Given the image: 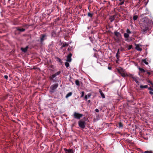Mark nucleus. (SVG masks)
<instances>
[{
	"label": "nucleus",
	"instance_id": "4",
	"mask_svg": "<svg viewBox=\"0 0 153 153\" xmlns=\"http://www.w3.org/2000/svg\"><path fill=\"white\" fill-rule=\"evenodd\" d=\"M58 86V84L57 83L55 84L52 85L50 87V92L51 94L53 93L55 91V89L57 88Z\"/></svg>",
	"mask_w": 153,
	"mask_h": 153
},
{
	"label": "nucleus",
	"instance_id": "5",
	"mask_svg": "<svg viewBox=\"0 0 153 153\" xmlns=\"http://www.w3.org/2000/svg\"><path fill=\"white\" fill-rule=\"evenodd\" d=\"M83 116L82 114L77 113L76 112H75L74 113V118L79 119L81 118Z\"/></svg>",
	"mask_w": 153,
	"mask_h": 153
},
{
	"label": "nucleus",
	"instance_id": "28",
	"mask_svg": "<svg viewBox=\"0 0 153 153\" xmlns=\"http://www.w3.org/2000/svg\"><path fill=\"white\" fill-rule=\"evenodd\" d=\"M65 65L67 68L69 66V64L68 63L66 62L65 63Z\"/></svg>",
	"mask_w": 153,
	"mask_h": 153
},
{
	"label": "nucleus",
	"instance_id": "29",
	"mask_svg": "<svg viewBox=\"0 0 153 153\" xmlns=\"http://www.w3.org/2000/svg\"><path fill=\"white\" fill-rule=\"evenodd\" d=\"M126 32L127 33H128V34H130L131 33V31L130 30L128 29H127L126 30Z\"/></svg>",
	"mask_w": 153,
	"mask_h": 153
},
{
	"label": "nucleus",
	"instance_id": "21",
	"mask_svg": "<svg viewBox=\"0 0 153 153\" xmlns=\"http://www.w3.org/2000/svg\"><path fill=\"white\" fill-rule=\"evenodd\" d=\"M124 36L125 38H128L129 37V34H128V33H125L124 34Z\"/></svg>",
	"mask_w": 153,
	"mask_h": 153
},
{
	"label": "nucleus",
	"instance_id": "25",
	"mask_svg": "<svg viewBox=\"0 0 153 153\" xmlns=\"http://www.w3.org/2000/svg\"><path fill=\"white\" fill-rule=\"evenodd\" d=\"M119 127L120 128H122L123 127V125L121 122L118 123Z\"/></svg>",
	"mask_w": 153,
	"mask_h": 153
},
{
	"label": "nucleus",
	"instance_id": "15",
	"mask_svg": "<svg viewBox=\"0 0 153 153\" xmlns=\"http://www.w3.org/2000/svg\"><path fill=\"white\" fill-rule=\"evenodd\" d=\"M16 30L18 31H19L20 32H24L25 30V29L24 28H19L18 27H16Z\"/></svg>",
	"mask_w": 153,
	"mask_h": 153
},
{
	"label": "nucleus",
	"instance_id": "30",
	"mask_svg": "<svg viewBox=\"0 0 153 153\" xmlns=\"http://www.w3.org/2000/svg\"><path fill=\"white\" fill-rule=\"evenodd\" d=\"M144 153H153L151 151H146L143 152Z\"/></svg>",
	"mask_w": 153,
	"mask_h": 153
},
{
	"label": "nucleus",
	"instance_id": "6",
	"mask_svg": "<svg viewBox=\"0 0 153 153\" xmlns=\"http://www.w3.org/2000/svg\"><path fill=\"white\" fill-rule=\"evenodd\" d=\"M118 71L123 77H126V74L124 72L123 70L122 69L119 70H118Z\"/></svg>",
	"mask_w": 153,
	"mask_h": 153
},
{
	"label": "nucleus",
	"instance_id": "39",
	"mask_svg": "<svg viewBox=\"0 0 153 153\" xmlns=\"http://www.w3.org/2000/svg\"><path fill=\"white\" fill-rule=\"evenodd\" d=\"M4 77L5 79H8V76H7V75H5L4 76Z\"/></svg>",
	"mask_w": 153,
	"mask_h": 153
},
{
	"label": "nucleus",
	"instance_id": "14",
	"mask_svg": "<svg viewBox=\"0 0 153 153\" xmlns=\"http://www.w3.org/2000/svg\"><path fill=\"white\" fill-rule=\"evenodd\" d=\"M28 48V46H27L25 48H21V50L23 52L25 53V52H27Z\"/></svg>",
	"mask_w": 153,
	"mask_h": 153
},
{
	"label": "nucleus",
	"instance_id": "10",
	"mask_svg": "<svg viewBox=\"0 0 153 153\" xmlns=\"http://www.w3.org/2000/svg\"><path fill=\"white\" fill-rule=\"evenodd\" d=\"M64 150L66 153H74L73 150L71 149H65Z\"/></svg>",
	"mask_w": 153,
	"mask_h": 153
},
{
	"label": "nucleus",
	"instance_id": "31",
	"mask_svg": "<svg viewBox=\"0 0 153 153\" xmlns=\"http://www.w3.org/2000/svg\"><path fill=\"white\" fill-rule=\"evenodd\" d=\"M122 1L119 3L120 5H122L124 4V1H125L124 0H123Z\"/></svg>",
	"mask_w": 153,
	"mask_h": 153
},
{
	"label": "nucleus",
	"instance_id": "7",
	"mask_svg": "<svg viewBox=\"0 0 153 153\" xmlns=\"http://www.w3.org/2000/svg\"><path fill=\"white\" fill-rule=\"evenodd\" d=\"M72 56V54L71 53L68 54L67 57V59L66 60L67 62H70L71 61L72 59L71 57Z\"/></svg>",
	"mask_w": 153,
	"mask_h": 153
},
{
	"label": "nucleus",
	"instance_id": "33",
	"mask_svg": "<svg viewBox=\"0 0 153 153\" xmlns=\"http://www.w3.org/2000/svg\"><path fill=\"white\" fill-rule=\"evenodd\" d=\"M81 97H83L85 93L84 91H82L81 93Z\"/></svg>",
	"mask_w": 153,
	"mask_h": 153
},
{
	"label": "nucleus",
	"instance_id": "16",
	"mask_svg": "<svg viewBox=\"0 0 153 153\" xmlns=\"http://www.w3.org/2000/svg\"><path fill=\"white\" fill-rule=\"evenodd\" d=\"M129 76L130 77L132 78L134 80H135L136 78H137V77L136 76H134L132 74H129Z\"/></svg>",
	"mask_w": 153,
	"mask_h": 153
},
{
	"label": "nucleus",
	"instance_id": "17",
	"mask_svg": "<svg viewBox=\"0 0 153 153\" xmlns=\"http://www.w3.org/2000/svg\"><path fill=\"white\" fill-rule=\"evenodd\" d=\"M99 92L100 94L101 95L103 98H105V96L104 94L102 92V91L101 90H99Z\"/></svg>",
	"mask_w": 153,
	"mask_h": 153
},
{
	"label": "nucleus",
	"instance_id": "18",
	"mask_svg": "<svg viewBox=\"0 0 153 153\" xmlns=\"http://www.w3.org/2000/svg\"><path fill=\"white\" fill-rule=\"evenodd\" d=\"M136 49L137 51H141L142 50L141 48H140L139 46L137 45L136 47Z\"/></svg>",
	"mask_w": 153,
	"mask_h": 153
},
{
	"label": "nucleus",
	"instance_id": "43",
	"mask_svg": "<svg viewBox=\"0 0 153 153\" xmlns=\"http://www.w3.org/2000/svg\"><path fill=\"white\" fill-rule=\"evenodd\" d=\"M147 73L149 75H150L151 74V73L149 72H147Z\"/></svg>",
	"mask_w": 153,
	"mask_h": 153
},
{
	"label": "nucleus",
	"instance_id": "3",
	"mask_svg": "<svg viewBox=\"0 0 153 153\" xmlns=\"http://www.w3.org/2000/svg\"><path fill=\"white\" fill-rule=\"evenodd\" d=\"M78 124L79 126L82 129H84L86 123L84 120L82 119L79 121Z\"/></svg>",
	"mask_w": 153,
	"mask_h": 153
},
{
	"label": "nucleus",
	"instance_id": "11",
	"mask_svg": "<svg viewBox=\"0 0 153 153\" xmlns=\"http://www.w3.org/2000/svg\"><path fill=\"white\" fill-rule=\"evenodd\" d=\"M61 45H62V46L61 48H62L65 47H67L69 45L66 42L62 43L61 44Z\"/></svg>",
	"mask_w": 153,
	"mask_h": 153
},
{
	"label": "nucleus",
	"instance_id": "22",
	"mask_svg": "<svg viewBox=\"0 0 153 153\" xmlns=\"http://www.w3.org/2000/svg\"><path fill=\"white\" fill-rule=\"evenodd\" d=\"M142 62L144 63L146 65H148V63L147 62L146 59H142Z\"/></svg>",
	"mask_w": 153,
	"mask_h": 153
},
{
	"label": "nucleus",
	"instance_id": "37",
	"mask_svg": "<svg viewBox=\"0 0 153 153\" xmlns=\"http://www.w3.org/2000/svg\"><path fill=\"white\" fill-rule=\"evenodd\" d=\"M87 95V97H88L89 98H90L91 96V94H88V95Z\"/></svg>",
	"mask_w": 153,
	"mask_h": 153
},
{
	"label": "nucleus",
	"instance_id": "35",
	"mask_svg": "<svg viewBox=\"0 0 153 153\" xmlns=\"http://www.w3.org/2000/svg\"><path fill=\"white\" fill-rule=\"evenodd\" d=\"M148 89L150 91H153V89L151 87L149 88Z\"/></svg>",
	"mask_w": 153,
	"mask_h": 153
},
{
	"label": "nucleus",
	"instance_id": "45",
	"mask_svg": "<svg viewBox=\"0 0 153 153\" xmlns=\"http://www.w3.org/2000/svg\"><path fill=\"white\" fill-rule=\"evenodd\" d=\"M152 87L153 88V84H152Z\"/></svg>",
	"mask_w": 153,
	"mask_h": 153
},
{
	"label": "nucleus",
	"instance_id": "12",
	"mask_svg": "<svg viewBox=\"0 0 153 153\" xmlns=\"http://www.w3.org/2000/svg\"><path fill=\"white\" fill-rule=\"evenodd\" d=\"M56 76V75L54 74L51 76L50 77V79L51 81H53V82L54 81V78Z\"/></svg>",
	"mask_w": 153,
	"mask_h": 153
},
{
	"label": "nucleus",
	"instance_id": "46",
	"mask_svg": "<svg viewBox=\"0 0 153 153\" xmlns=\"http://www.w3.org/2000/svg\"><path fill=\"white\" fill-rule=\"evenodd\" d=\"M90 100H89L88 101V102H90Z\"/></svg>",
	"mask_w": 153,
	"mask_h": 153
},
{
	"label": "nucleus",
	"instance_id": "32",
	"mask_svg": "<svg viewBox=\"0 0 153 153\" xmlns=\"http://www.w3.org/2000/svg\"><path fill=\"white\" fill-rule=\"evenodd\" d=\"M61 72L60 71H59L56 72V73H55L54 74L56 75V76L59 75L60 74V73Z\"/></svg>",
	"mask_w": 153,
	"mask_h": 153
},
{
	"label": "nucleus",
	"instance_id": "26",
	"mask_svg": "<svg viewBox=\"0 0 153 153\" xmlns=\"http://www.w3.org/2000/svg\"><path fill=\"white\" fill-rule=\"evenodd\" d=\"M137 16L136 15L134 16L133 17V19L134 21L136 20L137 19Z\"/></svg>",
	"mask_w": 153,
	"mask_h": 153
},
{
	"label": "nucleus",
	"instance_id": "48",
	"mask_svg": "<svg viewBox=\"0 0 153 153\" xmlns=\"http://www.w3.org/2000/svg\"><path fill=\"white\" fill-rule=\"evenodd\" d=\"M131 153H132V152H131Z\"/></svg>",
	"mask_w": 153,
	"mask_h": 153
},
{
	"label": "nucleus",
	"instance_id": "9",
	"mask_svg": "<svg viewBox=\"0 0 153 153\" xmlns=\"http://www.w3.org/2000/svg\"><path fill=\"white\" fill-rule=\"evenodd\" d=\"M150 26H146L144 27H143V28H144L143 30V32L144 33H146L147 30H149L150 29Z\"/></svg>",
	"mask_w": 153,
	"mask_h": 153
},
{
	"label": "nucleus",
	"instance_id": "38",
	"mask_svg": "<svg viewBox=\"0 0 153 153\" xmlns=\"http://www.w3.org/2000/svg\"><path fill=\"white\" fill-rule=\"evenodd\" d=\"M149 93L151 95H153V92L152 91H149Z\"/></svg>",
	"mask_w": 153,
	"mask_h": 153
},
{
	"label": "nucleus",
	"instance_id": "27",
	"mask_svg": "<svg viewBox=\"0 0 153 153\" xmlns=\"http://www.w3.org/2000/svg\"><path fill=\"white\" fill-rule=\"evenodd\" d=\"M93 15V14L92 13H88V16L90 17H92Z\"/></svg>",
	"mask_w": 153,
	"mask_h": 153
},
{
	"label": "nucleus",
	"instance_id": "8",
	"mask_svg": "<svg viewBox=\"0 0 153 153\" xmlns=\"http://www.w3.org/2000/svg\"><path fill=\"white\" fill-rule=\"evenodd\" d=\"M46 36L45 34H43L42 35V37L40 38V42L41 44H43V41L46 39Z\"/></svg>",
	"mask_w": 153,
	"mask_h": 153
},
{
	"label": "nucleus",
	"instance_id": "34",
	"mask_svg": "<svg viewBox=\"0 0 153 153\" xmlns=\"http://www.w3.org/2000/svg\"><path fill=\"white\" fill-rule=\"evenodd\" d=\"M132 45H129L128 47V50H129L131 49L132 48Z\"/></svg>",
	"mask_w": 153,
	"mask_h": 153
},
{
	"label": "nucleus",
	"instance_id": "36",
	"mask_svg": "<svg viewBox=\"0 0 153 153\" xmlns=\"http://www.w3.org/2000/svg\"><path fill=\"white\" fill-rule=\"evenodd\" d=\"M134 81L135 82L137 83H138V81L137 78H136Z\"/></svg>",
	"mask_w": 153,
	"mask_h": 153
},
{
	"label": "nucleus",
	"instance_id": "40",
	"mask_svg": "<svg viewBox=\"0 0 153 153\" xmlns=\"http://www.w3.org/2000/svg\"><path fill=\"white\" fill-rule=\"evenodd\" d=\"M84 98L86 100H87L88 99L87 95H85Z\"/></svg>",
	"mask_w": 153,
	"mask_h": 153
},
{
	"label": "nucleus",
	"instance_id": "42",
	"mask_svg": "<svg viewBox=\"0 0 153 153\" xmlns=\"http://www.w3.org/2000/svg\"><path fill=\"white\" fill-rule=\"evenodd\" d=\"M95 111L96 112H99V110L98 109H96L95 110Z\"/></svg>",
	"mask_w": 153,
	"mask_h": 153
},
{
	"label": "nucleus",
	"instance_id": "23",
	"mask_svg": "<svg viewBox=\"0 0 153 153\" xmlns=\"http://www.w3.org/2000/svg\"><path fill=\"white\" fill-rule=\"evenodd\" d=\"M138 69L141 73H144L146 71L143 68H139Z\"/></svg>",
	"mask_w": 153,
	"mask_h": 153
},
{
	"label": "nucleus",
	"instance_id": "2",
	"mask_svg": "<svg viewBox=\"0 0 153 153\" xmlns=\"http://www.w3.org/2000/svg\"><path fill=\"white\" fill-rule=\"evenodd\" d=\"M114 34L116 36V38L115 39L116 41L117 42H119L122 39V35L120 33L117 31H115L114 32Z\"/></svg>",
	"mask_w": 153,
	"mask_h": 153
},
{
	"label": "nucleus",
	"instance_id": "19",
	"mask_svg": "<svg viewBox=\"0 0 153 153\" xmlns=\"http://www.w3.org/2000/svg\"><path fill=\"white\" fill-rule=\"evenodd\" d=\"M148 87L147 85H140V88H147Z\"/></svg>",
	"mask_w": 153,
	"mask_h": 153
},
{
	"label": "nucleus",
	"instance_id": "47",
	"mask_svg": "<svg viewBox=\"0 0 153 153\" xmlns=\"http://www.w3.org/2000/svg\"><path fill=\"white\" fill-rule=\"evenodd\" d=\"M27 25H26L25 26H27Z\"/></svg>",
	"mask_w": 153,
	"mask_h": 153
},
{
	"label": "nucleus",
	"instance_id": "41",
	"mask_svg": "<svg viewBox=\"0 0 153 153\" xmlns=\"http://www.w3.org/2000/svg\"><path fill=\"white\" fill-rule=\"evenodd\" d=\"M148 82L150 83L152 85V84H153V83H152L151 81H150V80H149L148 81Z\"/></svg>",
	"mask_w": 153,
	"mask_h": 153
},
{
	"label": "nucleus",
	"instance_id": "1",
	"mask_svg": "<svg viewBox=\"0 0 153 153\" xmlns=\"http://www.w3.org/2000/svg\"><path fill=\"white\" fill-rule=\"evenodd\" d=\"M151 23V21L145 17L140 19V24L142 27H144L146 26H150Z\"/></svg>",
	"mask_w": 153,
	"mask_h": 153
},
{
	"label": "nucleus",
	"instance_id": "44",
	"mask_svg": "<svg viewBox=\"0 0 153 153\" xmlns=\"http://www.w3.org/2000/svg\"><path fill=\"white\" fill-rule=\"evenodd\" d=\"M108 68L109 70H111V68L110 67H108Z\"/></svg>",
	"mask_w": 153,
	"mask_h": 153
},
{
	"label": "nucleus",
	"instance_id": "20",
	"mask_svg": "<svg viewBox=\"0 0 153 153\" xmlns=\"http://www.w3.org/2000/svg\"><path fill=\"white\" fill-rule=\"evenodd\" d=\"M72 93L71 92H70L68 93L66 96V98H68L69 97L71 96L72 95Z\"/></svg>",
	"mask_w": 153,
	"mask_h": 153
},
{
	"label": "nucleus",
	"instance_id": "13",
	"mask_svg": "<svg viewBox=\"0 0 153 153\" xmlns=\"http://www.w3.org/2000/svg\"><path fill=\"white\" fill-rule=\"evenodd\" d=\"M120 54V50L119 49H118L117 50V52L116 54V56L117 57V59H118L120 56L119 55Z\"/></svg>",
	"mask_w": 153,
	"mask_h": 153
},
{
	"label": "nucleus",
	"instance_id": "24",
	"mask_svg": "<svg viewBox=\"0 0 153 153\" xmlns=\"http://www.w3.org/2000/svg\"><path fill=\"white\" fill-rule=\"evenodd\" d=\"M75 83L77 85H78V86H79V85H80V84H79V81L78 80H76L75 81Z\"/></svg>",
	"mask_w": 153,
	"mask_h": 153
}]
</instances>
